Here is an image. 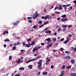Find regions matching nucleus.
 <instances>
[{"mask_svg": "<svg viewBox=\"0 0 76 76\" xmlns=\"http://www.w3.org/2000/svg\"><path fill=\"white\" fill-rule=\"evenodd\" d=\"M42 61L40 60L39 61V62H37V64H39L37 66V68L39 70H41L42 69Z\"/></svg>", "mask_w": 76, "mask_h": 76, "instance_id": "obj_1", "label": "nucleus"}, {"mask_svg": "<svg viewBox=\"0 0 76 76\" xmlns=\"http://www.w3.org/2000/svg\"><path fill=\"white\" fill-rule=\"evenodd\" d=\"M38 16H39V14L37 13V12H36L35 14H34L33 15V18L34 19H35V18H37Z\"/></svg>", "mask_w": 76, "mask_h": 76, "instance_id": "obj_2", "label": "nucleus"}, {"mask_svg": "<svg viewBox=\"0 0 76 76\" xmlns=\"http://www.w3.org/2000/svg\"><path fill=\"white\" fill-rule=\"evenodd\" d=\"M51 18H52V16H51V15L50 17V15H48L47 16H45V20H46V19H51Z\"/></svg>", "mask_w": 76, "mask_h": 76, "instance_id": "obj_3", "label": "nucleus"}, {"mask_svg": "<svg viewBox=\"0 0 76 76\" xmlns=\"http://www.w3.org/2000/svg\"><path fill=\"white\" fill-rule=\"evenodd\" d=\"M35 58H33L31 60H28V61H27L26 62V64L27 63H29V62H31V61H35Z\"/></svg>", "mask_w": 76, "mask_h": 76, "instance_id": "obj_4", "label": "nucleus"}, {"mask_svg": "<svg viewBox=\"0 0 76 76\" xmlns=\"http://www.w3.org/2000/svg\"><path fill=\"white\" fill-rule=\"evenodd\" d=\"M46 41H48V42H51V38H48L45 39Z\"/></svg>", "mask_w": 76, "mask_h": 76, "instance_id": "obj_5", "label": "nucleus"}, {"mask_svg": "<svg viewBox=\"0 0 76 76\" xmlns=\"http://www.w3.org/2000/svg\"><path fill=\"white\" fill-rule=\"evenodd\" d=\"M31 46V45L30 44V43H29L28 44H26L25 45L26 47H28V48H29V47H30Z\"/></svg>", "mask_w": 76, "mask_h": 76, "instance_id": "obj_6", "label": "nucleus"}, {"mask_svg": "<svg viewBox=\"0 0 76 76\" xmlns=\"http://www.w3.org/2000/svg\"><path fill=\"white\" fill-rule=\"evenodd\" d=\"M68 20V19H67V18H66L65 19H61V21H62V22L64 21V22L66 21H67V20Z\"/></svg>", "mask_w": 76, "mask_h": 76, "instance_id": "obj_7", "label": "nucleus"}, {"mask_svg": "<svg viewBox=\"0 0 76 76\" xmlns=\"http://www.w3.org/2000/svg\"><path fill=\"white\" fill-rule=\"evenodd\" d=\"M20 21H16V23H14L13 24V25H14V26H15V25H17L18 23H19V22Z\"/></svg>", "mask_w": 76, "mask_h": 76, "instance_id": "obj_8", "label": "nucleus"}, {"mask_svg": "<svg viewBox=\"0 0 76 76\" xmlns=\"http://www.w3.org/2000/svg\"><path fill=\"white\" fill-rule=\"evenodd\" d=\"M20 42H17V43H15V44H14V46H16V45H20Z\"/></svg>", "mask_w": 76, "mask_h": 76, "instance_id": "obj_9", "label": "nucleus"}, {"mask_svg": "<svg viewBox=\"0 0 76 76\" xmlns=\"http://www.w3.org/2000/svg\"><path fill=\"white\" fill-rule=\"evenodd\" d=\"M37 47H36L33 49L32 50L33 52H35V51H36L37 50Z\"/></svg>", "mask_w": 76, "mask_h": 76, "instance_id": "obj_10", "label": "nucleus"}, {"mask_svg": "<svg viewBox=\"0 0 76 76\" xmlns=\"http://www.w3.org/2000/svg\"><path fill=\"white\" fill-rule=\"evenodd\" d=\"M59 10H61L62 9V6L61 5H59L58 7Z\"/></svg>", "mask_w": 76, "mask_h": 76, "instance_id": "obj_11", "label": "nucleus"}, {"mask_svg": "<svg viewBox=\"0 0 76 76\" xmlns=\"http://www.w3.org/2000/svg\"><path fill=\"white\" fill-rule=\"evenodd\" d=\"M71 62L72 64H74L75 63V60H71Z\"/></svg>", "mask_w": 76, "mask_h": 76, "instance_id": "obj_12", "label": "nucleus"}, {"mask_svg": "<svg viewBox=\"0 0 76 76\" xmlns=\"http://www.w3.org/2000/svg\"><path fill=\"white\" fill-rule=\"evenodd\" d=\"M70 58V57L69 56H66L64 58V59H69Z\"/></svg>", "mask_w": 76, "mask_h": 76, "instance_id": "obj_13", "label": "nucleus"}, {"mask_svg": "<svg viewBox=\"0 0 76 76\" xmlns=\"http://www.w3.org/2000/svg\"><path fill=\"white\" fill-rule=\"evenodd\" d=\"M62 6L63 7H64V9L65 10H67V7L66 6V5H62Z\"/></svg>", "mask_w": 76, "mask_h": 76, "instance_id": "obj_14", "label": "nucleus"}, {"mask_svg": "<svg viewBox=\"0 0 76 76\" xmlns=\"http://www.w3.org/2000/svg\"><path fill=\"white\" fill-rule=\"evenodd\" d=\"M20 59H18L17 61H16V63H20Z\"/></svg>", "mask_w": 76, "mask_h": 76, "instance_id": "obj_15", "label": "nucleus"}, {"mask_svg": "<svg viewBox=\"0 0 76 76\" xmlns=\"http://www.w3.org/2000/svg\"><path fill=\"white\" fill-rule=\"evenodd\" d=\"M45 32V33H46V34H48L49 33H51V31L48 30V31H46Z\"/></svg>", "mask_w": 76, "mask_h": 76, "instance_id": "obj_16", "label": "nucleus"}, {"mask_svg": "<svg viewBox=\"0 0 76 76\" xmlns=\"http://www.w3.org/2000/svg\"><path fill=\"white\" fill-rule=\"evenodd\" d=\"M4 41L5 42H9V41H10V40L8 39H6L4 40Z\"/></svg>", "mask_w": 76, "mask_h": 76, "instance_id": "obj_17", "label": "nucleus"}, {"mask_svg": "<svg viewBox=\"0 0 76 76\" xmlns=\"http://www.w3.org/2000/svg\"><path fill=\"white\" fill-rule=\"evenodd\" d=\"M19 70H25V68L24 67H21L19 69Z\"/></svg>", "mask_w": 76, "mask_h": 76, "instance_id": "obj_18", "label": "nucleus"}, {"mask_svg": "<svg viewBox=\"0 0 76 76\" xmlns=\"http://www.w3.org/2000/svg\"><path fill=\"white\" fill-rule=\"evenodd\" d=\"M32 65H29L28 67H29V69H32Z\"/></svg>", "mask_w": 76, "mask_h": 76, "instance_id": "obj_19", "label": "nucleus"}, {"mask_svg": "<svg viewBox=\"0 0 76 76\" xmlns=\"http://www.w3.org/2000/svg\"><path fill=\"white\" fill-rule=\"evenodd\" d=\"M61 17L62 18H66V15H61Z\"/></svg>", "mask_w": 76, "mask_h": 76, "instance_id": "obj_20", "label": "nucleus"}, {"mask_svg": "<svg viewBox=\"0 0 76 76\" xmlns=\"http://www.w3.org/2000/svg\"><path fill=\"white\" fill-rule=\"evenodd\" d=\"M48 73L47 72H43V75H46Z\"/></svg>", "mask_w": 76, "mask_h": 76, "instance_id": "obj_21", "label": "nucleus"}, {"mask_svg": "<svg viewBox=\"0 0 76 76\" xmlns=\"http://www.w3.org/2000/svg\"><path fill=\"white\" fill-rule=\"evenodd\" d=\"M35 44V42H34V41H33V42H32L31 43V44H30L31 45H34V44Z\"/></svg>", "mask_w": 76, "mask_h": 76, "instance_id": "obj_22", "label": "nucleus"}, {"mask_svg": "<svg viewBox=\"0 0 76 76\" xmlns=\"http://www.w3.org/2000/svg\"><path fill=\"white\" fill-rule=\"evenodd\" d=\"M62 28H67V25H63L62 26Z\"/></svg>", "mask_w": 76, "mask_h": 76, "instance_id": "obj_23", "label": "nucleus"}, {"mask_svg": "<svg viewBox=\"0 0 76 76\" xmlns=\"http://www.w3.org/2000/svg\"><path fill=\"white\" fill-rule=\"evenodd\" d=\"M69 41H67V40H65L64 42V44H67V42H69Z\"/></svg>", "mask_w": 76, "mask_h": 76, "instance_id": "obj_24", "label": "nucleus"}, {"mask_svg": "<svg viewBox=\"0 0 76 76\" xmlns=\"http://www.w3.org/2000/svg\"><path fill=\"white\" fill-rule=\"evenodd\" d=\"M64 73H65V72H64V70H63L61 71V74H62V75H64Z\"/></svg>", "mask_w": 76, "mask_h": 76, "instance_id": "obj_25", "label": "nucleus"}, {"mask_svg": "<svg viewBox=\"0 0 76 76\" xmlns=\"http://www.w3.org/2000/svg\"><path fill=\"white\" fill-rule=\"evenodd\" d=\"M65 67H66V66H65V65H63L61 67L62 69H64Z\"/></svg>", "mask_w": 76, "mask_h": 76, "instance_id": "obj_26", "label": "nucleus"}, {"mask_svg": "<svg viewBox=\"0 0 76 76\" xmlns=\"http://www.w3.org/2000/svg\"><path fill=\"white\" fill-rule=\"evenodd\" d=\"M67 69H70L71 68V65H70L69 66H68L66 67Z\"/></svg>", "mask_w": 76, "mask_h": 76, "instance_id": "obj_27", "label": "nucleus"}, {"mask_svg": "<svg viewBox=\"0 0 76 76\" xmlns=\"http://www.w3.org/2000/svg\"><path fill=\"white\" fill-rule=\"evenodd\" d=\"M31 40V38H29L27 40V41H28V42H30Z\"/></svg>", "mask_w": 76, "mask_h": 76, "instance_id": "obj_28", "label": "nucleus"}, {"mask_svg": "<svg viewBox=\"0 0 76 76\" xmlns=\"http://www.w3.org/2000/svg\"><path fill=\"white\" fill-rule=\"evenodd\" d=\"M33 28H35V29H36L37 28V25H35L33 27Z\"/></svg>", "mask_w": 76, "mask_h": 76, "instance_id": "obj_29", "label": "nucleus"}, {"mask_svg": "<svg viewBox=\"0 0 76 76\" xmlns=\"http://www.w3.org/2000/svg\"><path fill=\"white\" fill-rule=\"evenodd\" d=\"M28 22H29V23H32V21L31 20H28Z\"/></svg>", "mask_w": 76, "mask_h": 76, "instance_id": "obj_30", "label": "nucleus"}, {"mask_svg": "<svg viewBox=\"0 0 76 76\" xmlns=\"http://www.w3.org/2000/svg\"><path fill=\"white\" fill-rule=\"evenodd\" d=\"M16 48L15 47H13L12 48V50L13 51L14 50H16Z\"/></svg>", "mask_w": 76, "mask_h": 76, "instance_id": "obj_31", "label": "nucleus"}, {"mask_svg": "<svg viewBox=\"0 0 76 76\" xmlns=\"http://www.w3.org/2000/svg\"><path fill=\"white\" fill-rule=\"evenodd\" d=\"M12 56H10L9 57V59L10 60H11L12 59Z\"/></svg>", "mask_w": 76, "mask_h": 76, "instance_id": "obj_32", "label": "nucleus"}, {"mask_svg": "<svg viewBox=\"0 0 76 76\" xmlns=\"http://www.w3.org/2000/svg\"><path fill=\"white\" fill-rule=\"evenodd\" d=\"M44 24H43L42 26H40L39 27V28H42V27L44 26Z\"/></svg>", "mask_w": 76, "mask_h": 76, "instance_id": "obj_33", "label": "nucleus"}, {"mask_svg": "<svg viewBox=\"0 0 76 76\" xmlns=\"http://www.w3.org/2000/svg\"><path fill=\"white\" fill-rule=\"evenodd\" d=\"M41 18H42V19H45V16H42L41 17Z\"/></svg>", "mask_w": 76, "mask_h": 76, "instance_id": "obj_34", "label": "nucleus"}, {"mask_svg": "<svg viewBox=\"0 0 76 76\" xmlns=\"http://www.w3.org/2000/svg\"><path fill=\"white\" fill-rule=\"evenodd\" d=\"M55 13L56 14H60V12H56V11L55 12Z\"/></svg>", "mask_w": 76, "mask_h": 76, "instance_id": "obj_35", "label": "nucleus"}, {"mask_svg": "<svg viewBox=\"0 0 76 76\" xmlns=\"http://www.w3.org/2000/svg\"><path fill=\"white\" fill-rule=\"evenodd\" d=\"M39 24H42V21H39Z\"/></svg>", "mask_w": 76, "mask_h": 76, "instance_id": "obj_36", "label": "nucleus"}, {"mask_svg": "<svg viewBox=\"0 0 76 76\" xmlns=\"http://www.w3.org/2000/svg\"><path fill=\"white\" fill-rule=\"evenodd\" d=\"M50 59H47L46 60V61L48 62H50Z\"/></svg>", "mask_w": 76, "mask_h": 76, "instance_id": "obj_37", "label": "nucleus"}, {"mask_svg": "<svg viewBox=\"0 0 76 76\" xmlns=\"http://www.w3.org/2000/svg\"><path fill=\"white\" fill-rule=\"evenodd\" d=\"M32 18V17H28L27 18V19L29 20V19H31Z\"/></svg>", "mask_w": 76, "mask_h": 76, "instance_id": "obj_38", "label": "nucleus"}, {"mask_svg": "<svg viewBox=\"0 0 76 76\" xmlns=\"http://www.w3.org/2000/svg\"><path fill=\"white\" fill-rule=\"evenodd\" d=\"M49 45V47H52V45H53V44L52 43H51L49 45Z\"/></svg>", "mask_w": 76, "mask_h": 76, "instance_id": "obj_39", "label": "nucleus"}, {"mask_svg": "<svg viewBox=\"0 0 76 76\" xmlns=\"http://www.w3.org/2000/svg\"><path fill=\"white\" fill-rule=\"evenodd\" d=\"M64 38H62L60 40V41H64Z\"/></svg>", "mask_w": 76, "mask_h": 76, "instance_id": "obj_40", "label": "nucleus"}, {"mask_svg": "<svg viewBox=\"0 0 76 76\" xmlns=\"http://www.w3.org/2000/svg\"><path fill=\"white\" fill-rule=\"evenodd\" d=\"M64 32H65L66 31V28H63L62 30Z\"/></svg>", "mask_w": 76, "mask_h": 76, "instance_id": "obj_41", "label": "nucleus"}, {"mask_svg": "<svg viewBox=\"0 0 76 76\" xmlns=\"http://www.w3.org/2000/svg\"><path fill=\"white\" fill-rule=\"evenodd\" d=\"M65 53H68V54H70V52L68 51H66L65 52Z\"/></svg>", "mask_w": 76, "mask_h": 76, "instance_id": "obj_42", "label": "nucleus"}, {"mask_svg": "<svg viewBox=\"0 0 76 76\" xmlns=\"http://www.w3.org/2000/svg\"><path fill=\"white\" fill-rule=\"evenodd\" d=\"M51 68L53 69L54 68V66H53V65H52L51 66Z\"/></svg>", "mask_w": 76, "mask_h": 76, "instance_id": "obj_43", "label": "nucleus"}, {"mask_svg": "<svg viewBox=\"0 0 76 76\" xmlns=\"http://www.w3.org/2000/svg\"><path fill=\"white\" fill-rule=\"evenodd\" d=\"M66 39H67L66 40L67 41H69V39H70V37H67Z\"/></svg>", "mask_w": 76, "mask_h": 76, "instance_id": "obj_44", "label": "nucleus"}, {"mask_svg": "<svg viewBox=\"0 0 76 76\" xmlns=\"http://www.w3.org/2000/svg\"><path fill=\"white\" fill-rule=\"evenodd\" d=\"M61 19V18L59 17L57 18V20H60Z\"/></svg>", "mask_w": 76, "mask_h": 76, "instance_id": "obj_45", "label": "nucleus"}, {"mask_svg": "<svg viewBox=\"0 0 76 76\" xmlns=\"http://www.w3.org/2000/svg\"><path fill=\"white\" fill-rule=\"evenodd\" d=\"M73 3L75 4V5H76V1H73Z\"/></svg>", "mask_w": 76, "mask_h": 76, "instance_id": "obj_46", "label": "nucleus"}, {"mask_svg": "<svg viewBox=\"0 0 76 76\" xmlns=\"http://www.w3.org/2000/svg\"><path fill=\"white\" fill-rule=\"evenodd\" d=\"M41 45H42L43 46V45H44V43H41Z\"/></svg>", "mask_w": 76, "mask_h": 76, "instance_id": "obj_47", "label": "nucleus"}, {"mask_svg": "<svg viewBox=\"0 0 76 76\" xmlns=\"http://www.w3.org/2000/svg\"><path fill=\"white\" fill-rule=\"evenodd\" d=\"M70 5H71V4H66V6H67V7H68L69 6H70Z\"/></svg>", "mask_w": 76, "mask_h": 76, "instance_id": "obj_48", "label": "nucleus"}, {"mask_svg": "<svg viewBox=\"0 0 76 76\" xmlns=\"http://www.w3.org/2000/svg\"><path fill=\"white\" fill-rule=\"evenodd\" d=\"M37 58H41V56H38V57Z\"/></svg>", "mask_w": 76, "mask_h": 76, "instance_id": "obj_49", "label": "nucleus"}, {"mask_svg": "<svg viewBox=\"0 0 76 76\" xmlns=\"http://www.w3.org/2000/svg\"><path fill=\"white\" fill-rule=\"evenodd\" d=\"M58 9V7H56L55 8L54 10H56V9Z\"/></svg>", "mask_w": 76, "mask_h": 76, "instance_id": "obj_50", "label": "nucleus"}, {"mask_svg": "<svg viewBox=\"0 0 76 76\" xmlns=\"http://www.w3.org/2000/svg\"><path fill=\"white\" fill-rule=\"evenodd\" d=\"M70 75L71 76H73V74L71 73H70Z\"/></svg>", "mask_w": 76, "mask_h": 76, "instance_id": "obj_51", "label": "nucleus"}, {"mask_svg": "<svg viewBox=\"0 0 76 76\" xmlns=\"http://www.w3.org/2000/svg\"><path fill=\"white\" fill-rule=\"evenodd\" d=\"M41 74V72H39L37 74V75H39Z\"/></svg>", "mask_w": 76, "mask_h": 76, "instance_id": "obj_52", "label": "nucleus"}, {"mask_svg": "<svg viewBox=\"0 0 76 76\" xmlns=\"http://www.w3.org/2000/svg\"><path fill=\"white\" fill-rule=\"evenodd\" d=\"M48 22H46L45 23V25H47V24H48Z\"/></svg>", "mask_w": 76, "mask_h": 76, "instance_id": "obj_53", "label": "nucleus"}, {"mask_svg": "<svg viewBox=\"0 0 76 76\" xmlns=\"http://www.w3.org/2000/svg\"><path fill=\"white\" fill-rule=\"evenodd\" d=\"M6 46H7L5 44V45H4V48H6Z\"/></svg>", "mask_w": 76, "mask_h": 76, "instance_id": "obj_54", "label": "nucleus"}, {"mask_svg": "<svg viewBox=\"0 0 76 76\" xmlns=\"http://www.w3.org/2000/svg\"><path fill=\"white\" fill-rule=\"evenodd\" d=\"M76 76V73L73 74V76Z\"/></svg>", "mask_w": 76, "mask_h": 76, "instance_id": "obj_55", "label": "nucleus"}, {"mask_svg": "<svg viewBox=\"0 0 76 76\" xmlns=\"http://www.w3.org/2000/svg\"><path fill=\"white\" fill-rule=\"evenodd\" d=\"M57 35V32H55L54 34V35Z\"/></svg>", "mask_w": 76, "mask_h": 76, "instance_id": "obj_56", "label": "nucleus"}, {"mask_svg": "<svg viewBox=\"0 0 76 76\" xmlns=\"http://www.w3.org/2000/svg\"><path fill=\"white\" fill-rule=\"evenodd\" d=\"M41 46H39L38 48H37V50H38V49H39V48H41Z\"/></svg>", "mask_w": 76, "mask_h": 76, "instance_id": "obj_57", "label": "nucleus"}, {"mask_svg": "<svg viewBox=\"0 0 76 76\" xmlns=\"http://www.w3.org/2000/svg\"><path fill=\"white\" fill-rule=\"evenodd\" d=\"M60 76H64V75H63V74H61L60 75Z\"/></svg>", "mask_w": 76, "mask_h": 76, "instance_id": "obj_58", "label": "nucleus"}, {"mask_svg": "<svg viewBox=\"0 0 76 76\" xmlns=\"http://www.w3.org/2000/svg\"><path fill=\"white\" fill-rule=\"evenodd\" d=\"M56 40H57V39H53V41H54V42H55V41H56Z\"/></svg>", "mask_w": 76, "mask_h": 76, "instance_id": "obj_59", "label": "nucleus"}, {"mask_svg": "<svg viewBox=\"0 0 76 76\" xmlns=\"http://www.w3.org/2000/svg\"><path fill=\"white\" fill-rule=\"evenodd\" d=\"M20 51H21V52H23V51H25V50H20Z\"/></svg>", "mask_w": 76, "mask_h": 76, "instance_id": "obj_60", "label": "nucleus"}, {"mask_svg": "<svg viewBox=\"0 0 76 76\" xmlns=\"http://www.w3.org/2000/svg\"><path fill=\"white\" fill-rule=\"evenodd\" d=\"M23 45H25V43L23 42Z\"/></svg>", "mask_w": 76, "mask_h": 76, "instance_id": "obj_61", "label": "nucleus"}, {"mask_svg": "<svg viewBox=\"0 0 76 76\" xmlns=\"http://www.w3.org/2000/svg\"><path fill=\"white\" fill-rule=\"evenodd\" d=\"M4 33H3V35H5V34H6V31H4Z\"/></svg>", "mask_w": 76, "mask_h": 76, "instance_id": "obj_62", "label": "nucleus"}, {"mask_svg": "<svg viewBox=\"0 0 76 76\" xmlns=\"http://www.w3.org/2000/svg\"><path fill=\"white\" fill-rule=\"evenodd\" d=\"M74 47H71V48L72 49V50H73L74 49Z\"/></svg>", "mask_w": 76, "mask_h": 76, "instance_id": "obj_63", "label": "nucleus"}, {"mask_svg": "<svg viewBox=\"0 0 76 76\" xmlns=\"http://www.w3.org/2000/svg\"><path fill=\"white\" fill-rule=\"evenodd\" d=\"M58 31H60L61 29L60 28H58Z\"/></svg>", "mask_w": 76, "mask_h": 76, "instance_id": "obj_64", "label": "nucleus"}]
</instances>
